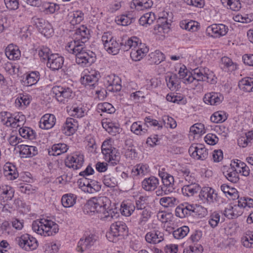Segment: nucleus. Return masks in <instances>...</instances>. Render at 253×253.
<instances>
[{"instance_id":"f257e3e1","label":"nucleus","mask_w":253,"mask_h":253,"mask_svg":"<svg viewBox=\"0 0 253 253\" xmlns=\"http://www.w3.org/2000/svg\"><path fill=\"white\" fill-rule=\"evenodd\" d=\"M89 31L84 25L81 26L75 31L74 40L69 42L66 47V50L76 56V62L82 66L90 65L94 61V53L87 52L84 49V44L89 38Z\"/></svg>"},{"instance_id":"f03ea898","label":"nucleus","mask_w":253,"mask_h":253,"mask_svg":"<svg viewBox=\"0 0 253 253\" xmlns=\"http://www.w3.org/2000/svg\"><path fill=\"white\" fill-rule=\"evenodd\" d=\"M110 201L106 196L94 197L87 201L86 207L91 211L100 214L101 219L110 221L118 216L112 209L110 208Z\"/></svg>"},{"instance_id":"7ed1b4c3","label":"nucleus","mask_w":253,"mask_h":253,"mask_svg":"<svg viewBox=\"0 0 253 253\" xmlns=\"http://www.w3.org/2000/svg\"><path fill=\"white\" fill-rule=\"evenodd\" d=\"M32 229L37 234L43 236H53L59 231V226L51 220L41 219L34 221Z\"/></svg>"},{"instance_id":"20e7f679","label":"nucleus","mask_w":253,"mask_h":253,"mask_svg":"<svg viewBox=\"0 0 253 253\" xmlns=\"http://www.w3.org/2000/svg\"><path fill=\"white\" fill-rule=\"evenodd\" d=\"M213 73L207 68H196L189 72V76L186 80L188 83H192L194 81L206 82L211 84L215 82Z\"/></svg>"},{"instance_id":"39448f33","label":"nucleus","mask_w":253,"mask_h":253,"mask_svg":"<svg viewBox=\"0 0 253 253\" xmlns=\"http://www.w3.org/2000/svg\"><path fill=\"white\" fill-rule=\"evenodd\" d=\"M127 232V227L123 221H117L110 226V231L107 233L106 237L110 242H117L118 237L123 236Z\"/></svg>"},{"instance_id":"423d86ee","label":"nucleus","mask_w":253,"mask_h":253,"mask_svg":"<svg viewBox=\"0 0 253 253\" xmlns=\"http://www.w3.org/2000/svg\"><path fill=\"white\" fill-rule=\"evenodd\" d=\"M102 41L104 48L109 53L116 55L120 49V45L116 39H114L110 33H104L102 37Z\"/></svg>"},{"instance_id":"0eeeda50","label":"nucleus","mask_w":253,"mask_h":253,"mask_svg":"<svg viewBox=\"0 0 253 253\" xmlns=\"http://www.w3.org/2000/svg\"><path fill=\"white\" fill-rule=\"evenodd\" d=\"M15 241L21 248L27 251L34 250L38 246L36 238L28 234L16 238Z\"/></svg>"},{"instance_id":"6e6552de","label":"nucleus","mask_w":253,"mask_h":253,"mask_svg":"<svg viewBox=\"0 0 253 253\" xmlns=\"http://www.w3.org/2000/svg\"><path fill=\"white\" fill-rule=\"evenodd\" d=\"M2 116L4 118L1 119V122L7 126H11L16 128L23 125L25 117L23 115H17L15 117H12L11 114L7 112H2Z\"/></svg>"},{"instance_id":"1a4fd4ad","label":"nucleus","mask_w":253,"mask_h":253,"mask_svg":"<svg viewBox=\"0 0 253 253\" xmlns=\"http://www.w3.org/2000/svg\"><path fill=\"white\" fill-rule=\"evenodd\" d=\"M84 162V155L80 152H76L67 157L65 165L69 168L78 169L83 166Z\"/></svg>"},{"instance_id":"9d476101","label":"nucleus","mask_w":253,"mask_h":253,"mask_svg":"<svg viewBox=\"0 0 253 253\" xmlns=\"http://www.w3.org/2000/svg\"><path fill=\"white\" fill-rule=\"evenodd\" d=\"M52 92L55 95L56 99L59 102L63 103L66 99L71 98L73 96L72 90L68 87L54 86L52 88Z\"/></svg>"},{"instance_id":"9b49d317","label":"nucleus","mask_w":253,"mask_h":253,"mask_svg":"<svg viewBox=\"0 0 253 253\" xmlns=\"http://www.w3.org/2000/svg\"><path fill=\"white\" fill-rule=\"evenodd\" d=\"M189 152L194 159L199 160H205L208 156V150L202 144H198L197 146H191L189 149Z\"/></svg>"},{"instance_id":"f8f14e48","label":"nucleus","mask_w":253,"mask_h":253,"mask_svg":"<svg viewBox=\"0 0 253 253\" xmlns=\"http://www.w3.org/2000/svg\"><path fill=\"white\" fill-rule=\"evenodd\" d=\"M200 198L209 203H213L217 201V194L215 191L209 187H203L200 191L199 195Z\"/></svg>"},{"instance_id":"ddd939ff","label":"nucleus","mask_w":253,"mask_h":253,"mask_svg":"<svg viewBox=\"0 0 253 253\" xmlns=\"http://www.w3.org/2000/svg\"><path fill=\"white\" fill-rule=\"evenodd\" d=\"M149 48L145 45V44L142 43L139 40V43L136 46L131 49L130 56L131 59L137 61L141 59L148 52Z\"/></svg>"},{"instance_id":"4468645a","label":"nucleus","mask_w":253,"mask_h":253,"mask_svg":"<svg viewBox=\"0 0 253 253\" xmlns=\"http://www.w3.org/2000/svg\"><path fill=\"white\" fill-rule=\"evenodd\" d=\"M228 27L224 24H213L207 29V33L214 38H219L225 35L228 32Z\"/></svg>"},{"instance_id":"2eb2a0df","label":"nucleus","mask_w":253,"mask_h":253,"mask_svg":"<svg viewBox=\"0 0 253 253\" xmlns=\"http://www.w3.org/2000/svg\"><path fill=\"white\" fill-rule=\"evenodd\" d=\"M64 58L57 54H51L46 63L47 67L52 70H58L63 65Z\"/></svg>"},{"instance_id":"dca6fc26","label":"nucleus","mask_w":253,"mask_h":253,"mask_svg":"<svg viewBox=\"0 0 253 253\" xmlns=\"http://www.w3.org/2000/svg\"><path fill=\"white\" fill-rule=\"evenodd\" d=\"M164 234L158 230H153L148 232L145 235V240L148 243L158 244L164 240Z\"/></svg>"},{"instance_id":"f3484780","label":"nucleus","mask_w":253,"mask_h":253,"mask_svg":"<svg viewBox=\"0 0 253 253\" xmlns=\"http://www.w3.org/2000/svg\"><path fill=\"white\" fill-rule=\"evenodd\" d=\"M95 242V239L92 235L85 237V238H82L78 243L77 250L78 252L83 253L92 247Z\"/></svg>"},{"instance_id":"a211bd4d","label":"nucleus","mask_w":253,"mask_h":253,"mask_svg":"<svg viewBox=\"0 0 253 253\" xmlns=\"http://www.w3.org/2000/svg\"><path fill=\"white\" fill-rule=\"evenodd\" d=\"M204 101L207 104L211 105H217L219 104L223 100L222 94L216 92H211L206 94L204 98Z\"/></svg>"},{"instance_id":"6ab92c4d","label":"nucleus","mask_w":253,"mask_h":253,"mask_svg":"<svg viewBox=\"0 0 253 253\" xmlns=\"http://www.w3.org/2000/svg\"><path fill=\"white\" fill-rule=\"evenodd\" d=\"M55 122L56 118L53 115L47 114L41 118L39 126L42 129H48L55 125Z\"/></svg>"},{"instance_id":"aec40b11","label":"nucleus","mask_w":253,"mask_h":253,"mask_svg":"<svg viewBox=\"0 0 253 253\" xmlns=\"http://www.w3.org/2000/svg\"><path fill=\"white\" fill-rule=\"evenodd\" d=\"M98 76L99 75L97 74L85 75L81 78V82L85 86L92 89L97 85Z\"/></svg>"},{"instance_id":"412c9836","label":"nucleus","mask_w":253,"mask_h":253,"mask_svg":"<svg viewBox=\"0 0 253 253\" xmlns=\"http://www.w3.org/2000/svg\"><path fill=\"white\" fill-rule=\"evenodd\" d=\"M5 53L10 60H17L21 56V52L18 47L13 44H10L6 47Z\"/></svg>"},{"instance_id":"4be33fe9","label":"nucleus","mask_w":253,"mask_h":253,"mask_svg":"<svg viewBox=\"0 0 253 253\" xmlns=\"http://www.w3.org/2000/svg\"><path fill=\"white\" fill-rule=\"evenodd\" d=\"M159 184V180L154 176L146 178L142 182V186L146 191H151L156 189Z\"/></svg>"},{"instance_id":"5701e85b","label":"nucleus","mask_w":253,"mask_h":253,"mask_svg":"<svg viewBox=\"0 0 253 253\" xmlns=\"http://www.w3.org/2000/svg\"><path fill=\"white\" fill-rule=\"evenodd\" d=\"M152 5V0H133L131 2L130 7L137 10H143L151 8Z\"/></svg>"},{"instance_id":"b1692460","label":"nucleus","mask_w":253,"mask_h":253,"mask_svg":"<svg viewBox=\"0 0 253 253\" xmlns=\"http://www.w3.org/2000/svg\"><path fill=\"white\" fill-rule=\"evenodd\" d=\"M76 122L72 118H67L66 122L62 126V131L63 133L66 135L70 136L73 134L76 130Z\"/></svg>"},{"instance_id":"393cba45","label":"nucleus","mask_w":253,"mask_h":253,"mask_svg":"<svg viewBox=\"0 0 253 253\" xmlns=\"http://www.w3.org/2000/svg\"><path fill=\"white\" fill-rule=\"evenodd\" d=\"M139 43V39L136 37H133L127 40L123 41L120 43V49L123 51H127L129 49L133 48L134 47L138 45Z\"/></svg>"},{"instance_id":"a878e982","label":"nucleus","mask_w":253,"mask_h":253,"mask_svg":"<svg viewBox=\"0 0 253 253\" xmlns=\"http://www.w3.org/2000/svg\"><path fill=\"white\" fill-rule=\"evenodd\" d=\"M4 174L10 180H14L18 177V173L14 165L10 163H7L4 166Z\"/></svg>"},{"instance_id":"bb28decb","label":"nucleus","mask_w":253,"mask_h":253,"mask_svg":"<svg viewBox=\"0 0 253 253\" xmlns=\"http://www.w3.org/2000/svg\"><path fill=\"white\" fill-rule=\"evenodd\" d=\"M200 187L197 183L186 184L182 188L183 194L187 197H191L200 190Z\"/></svg>"},{"instance_id":"cd10ccee","label":"nucleus","mask_w":253,"mask_h":253,"mask_svg":"<svg viewBox=\"0 0 253 253\" xmlns=\"http://www.w3.org/2000/svg\"><path fill=\"white\" fill-rule=\"evenodd\" d=\"M163 16L160 17L157 20V25L155 27V29H157L159 32L168 33L169 29L170 23L168 22L167 18Z\"/></svg>"},{"instance_id":"c85d7f7f","label":"nucleus","mask_w":253,"mask_h":253,"mask_svg":"<svg viewBox=\"0 0 253 253\" xmlns=\"http://www.w3.org/2000/svg\"><path fill=\"white\" fill-rule=\"evenodd\" d=\"M107 153V154H103L105 161L113 166L117 165L120 161V157L117 150L113 148V149L108 152Z\"/></svg>"},{"instance_id":"c756f323","label":"nucleus","mask_w":253,"mask_h":253,"mask_svg":"<svg viewBox=\"0 0 253 253\" xmlns=\"http://www.w3.org/2000/svg\"><path fill=\"white\" fill-rule=\"evenodd\" d=\"M68 146L64 143L54 144L48 150V154L51 156H58L67 151Z\"/></svg>"},{"instance_id":"7c9ffc66","label":"nucleus","mask_w":253,"mask_h":253,"mask_svg":"<svg viewBox=\"0 0 253 253\" xmlns=\"http://www.w3.org/2000/svg\"><path fill=\"white\" fill-rule=\"evenodd\" d=\"M238 86L241 90L245 92L253 91V78L248 77L243 79L239 81Z\"/></svg>"},{"instance_id":"2f4dec72","label":"nucleus","mask_w":253,"mask_h":253,"mask_svg":"<svg viewBox=\"0 0 253 253\" xmlns=\"http://www.w3.org/2000/svg\"><path fill=\"white\" fill-rule=\"evenodd\" d=\"M223 174L228 180L232 183H236L239 180V174L234 166L229 168L226 171L223 172Z\"/></svg>"},{"instance_id":"473e14b6","label":"nucleus","mask_w":253,"mask_h":253,"mask_svg":"<svg viewBox=\"0 0 253 253\" xmlns=\"http://www.w3.org/2000/svg\"><path fill=\"white\" fill-rule=\"evenodd\" d=\"M77 196L71 193L64 195L61 199L62 204L65 208L73 206L76 202Z\"/></svg>"},{"instance_id":"72a5a7b5","label":"nucleus","mask_w":253,"mask_h":253,"mask_svg":"<svg viewBox=\"0 0 253 253\" xmlns=\"http://www.w3.org/2000/svg\"><path fill=\"white\" fill-rule=\"evenodd\" d=\"M159 203L164 207L171 208L176 206L178 201L175 197H164L160 199Z\"/></svg>"},{"instance_id":"f704fd0d","label":"nucleus","mask_w":253,"mask_h":253,"mask_svg":"<svg viewBox=\"0 0 253 253\" xmlns=\"http://www.w3.org/2000/svg\"><path fill=\"white\" fill-rule=\"evenodd\" d=\"M150 63L158 65L165 59V55L159 50H156L149 55Z\"/></svg>"},{"instance_id":"c9c22d12","label":"nucleus","mask_w":253,"mask_h":253,"mask_svg":"<svg viewBox=\"0 0 253 253\" xmlns=\"http://www.w3.org/2000/svg\"><path fill=\"white\" fill-rule=\"evenodd\" d=\"M243 245L246 248H253V231H247L242 237Z\"/></svg>"},{"instance_id":"e433bc0d","label":"nucleus","mask_w":253,"mask_h":253,"mask_svg":"<svg viewBox=\"0 0 253 253\" xmlns=\"http://www.w3.org/2000/svg\"><path fill=\"white\" fill-rule=\"evenodd\" d=\"M19 132L20 135L25 138L33 140L36 138V134L35 132L30 127H20L19 129Z\"/></svg>"},{"instance_id":"4c0bfd02","label":"nucleus","mask_w":253,"mask_h":253,"mask_svg":"<svg viewBox=\"0 0 253 253\" xmlns=\"http://www.w3.org/2000/svg\"><path fill=\"white\" fill-rule=\"evenodd\" d=\"M155 19V15L154 13H146L140 18L139 22L142 26L150 25L154 22Z\"/></svg>"},{"instance_id":"58836bf2","label":"nucleus","mask_w":253,"mask_h":253,"mask_svg":"<svg viewBox=\"0 0 253 253\" xmlns=\"http://www.w3.org/2000/svg\"><path fill=\"white\" fill-rule=\"evenodd\" d=\"M39 80V76L35 72H32L26 75L25 78H23V83L24 85L31 86L37 83Z\"/></svg>"},{"instance_id":"ea45409f","label":"nucleus","mask_w":253,"mask_h":253,"mask_svg":"<svg viewBox=\"0 0 253 253\" xmlns=\"http://www.w3.org/2000/svg\"><path fill=\"white\" fill-rule=\"evenodd\" d=\"M14 190L8 185H3V191L2 195H0L3 199L6 201L11 200L14 196Z\"/></svg>"},{"instance_id":"a19ab883","label":"nucleus","mask_w":253,"mask_h":253,"mask_svg":"<svg viewBox=\"0 0 253 253\" xmlns=\"http://www.w3.org/2000/svg\"><path fill=\"white\" fill-rule=\"evenodd\" d=\"M189 232V229L188 226H183L177 229L173 232V236L174 238L180 239L186 236Z\"/></svg>"},{"instance_id":"79ce46f5","label":"nucleus","mask_w":253,"mask_h":253,"mask_svg":"<svg viewBox=\"0 0 253 253\" xmlns=\"http://www.w3.org/2000/svg\"><path fill=\"white\" fill-rule=\"evenodd\" d=\"M227 119L225 113L222 111H217L215 112L211 117V122L214 123H222Z\"/></svg>"},{"instance_id":"37998d69","label":"nucleus","mask_w":253,"mask_h":253,"mask_svg":"<svg viewBox=\"0 0 253 253\" xmlns=\"http://www.w3.org/2000/svg\"><path fill=\"white\" fill-rule=\"evenodd\" d=\"M220 220L221 222L224 221L222 219H220V215L218 213L214 212L210 217L209 223L212 228H214L217 226Z\"/></svg>"},{"instance_id":"c03bdc74","label":"nucleus","mask_w":253,"mask_h":253,"mask_svg":"<svg viewBox=\"0 0 253 253\" xmlns=\"http://www.w3.org/2000/svg\"><path fill=\"white\" fill-rule=\"evenodd\" d=\"M89 182H90L89 187L87 188V189H84V191L89 193H94L100 190L101 185L99 182L93 179L90 181Z\"/></svg>"},{"instance_id":"a18cd8bd","label":"nucleus","mask_w":253,"mask_h":253,"mask_svg":"<svg viewBox=\"0 0 253 253\" xmlns=\"http://www.w3.org/2000/svg\"><path fill=\"white\" fill-rule=\"evenodd\" d=\"M237 207L235 206L233 207L229 205L228 208H226L224 211L225 216L228 217L229 219H233L237 218L239 215H240V213H234V211H236Z\"/></svg>"},{"instance_id":"49530a36","label":"nucleus","mask_w":253,"mask_h":253,"mask_svg":"<svg viewBox=\"0 0 253 253\" xmlns=\"http://www.w3.org/2000/svg\"><path fill=\"white\" fill-rule=\"evenodd\" d=\"M234 21L243 23H249L253 20V15L245 14L244 15L237 14L233 17Z\"/></svg>"},{"instance_id":"de8ad7c7","label":"nucleus","mask_w":253,"mask_h":253,"mask_svg":"<svg viewBox=\"0 0 253 253\" xmlns=\"http://www.w3.org/2000/svg\"><path fill=\"white\" fill-rule=\"evenodd\" d=\"M148 166L140 164L137 165L132 170V173L134 175L140 174L144 175L148 172Z\"/></svg>"},{"instance_id":"09e8293b","label":"nucleus","mask_w":253,"mask_h":253,"mask_svg":"<svg viewBox=\"0 0 253 253\" xmlns=\"http://www.w3.org/2000/svg\"><path fill=\"white\" fill-rule=\"evenodd\" d=\"M134 21V19L131 16L130 13L124 14L118 19L119 24L123 26H127L130 24Z\"/></svg>"},{"instance_id":"8fccbe9b","label":"nucleus","mask_w":253,"mask_h":253,"mask_svg":"<svg viewBox=\"0 0 253 253\" xmlns=\"http://www.w3.org/2000/svg\"><path fill=\"white\" fill-rule=\"evenodd\" d=\"M98 109L101 111L102 112H106L109 114H112L115 111V109L113 105L108 102H104L100 103L97 106Z\"/></svg>"},{"instance_id":"3c124183","label":"nucleus","mask_w":253,"mask_h":253,"mask_svg":"<svg viewBox=\"0 0 253 253\" xmlns=\"http://www.w3.org/2000/svg\"><path fill=\"white\" fill-rule=\"evenodd\" d=\"M221 62L224 67L228 69L229 71H233L237 69V65L233 63L231 59L227 57H223L221 58Z\"/></svg>"},{"instance_id":"603ef678","label":"nucleus","mask_w":253,"mask_h":253,"mask_svg":"<svg viewBox=\"0 0 253 253\" xmlns=\"http://www.w3.org/2000/svg\"><path fill=\"white\" fill-rule=\"evenodd\" d=\"M131 131L137 135H143L147 132V129L142 128L141 125L137 122H134L131 126Z\"/></svg>"},{"instance_id":"864d4df0","label":"nucleus","mask_w":253,"mask_h":253,"mask_svg":"<svg viewBox=\"0 0 253 253\" xmlns=\"http://www.w3.org/2000/svg\"><path fill=\"white\" fill-rule=\"evenodd\" d=\"M162 120L164 125L166 127L174 128L177 126L176 121L169 116H163Z\"/></svg>"},{"instance_id":"5fc2aeb1","label":"nucleus","mask_w":253,"mask_h":253,"mask_svg":"<svg viewBox=\"0 0 253 253\" xmlns=\"http://www.w3.org/2000/svg\"><path fill=\"white\" fill-rule=\"evenodd\" d=\"M180 27L188 31H195L197 29V27L195 25V22L191 21L187 22L186 20L181 21L180 23Z\"/></svg>"},{"instance_id":"6e6d98bb","label":"nucleus","mask_w":253,"mask_h":253,"mask_svg":"<svg viewBox=\"0 0 253 253\" xmlns=\"http://www.w3.org/2000/svg\"><path fill=\"white\" fill-rule=\"evenodd\" d=\"M72 17L71 23L73 25L79 24L84 19V13L82 11L77 10L73 12Z\"/></svg>"},{"instance_id":"4d7b16f0","label":"nucleus","mask_w":253,"mask_h":253,"mask_svg":"<svg viewBox=\"0 0 253 253\" xmlns=\"http://www.w3.org/2000/svg\"><path fill=\"white\" fill-rule=\"evenodd\" d=\"M38 51L39 55L41 58L43 60H48L50 55V49L48 47L42 46L38 48Z\"/></svg>"},{"instance_id":"13d9d810","label":"nucleus","mask_w":253,"mask_h":253,"mask_svg":"<svg viewBox=\"0 0 253 253\" xmlns=\"http://www.w3.org/2000/svg\"><path fill=\"white\" fill-rule=\"evenodd\" d=\"M234 163L236 164V167L240 169L239 170L240 173H242V175L245 176H248L249 175L250 169L244 163L240 162L238 163H235V162Z\"/></svg>"},{"instance_id":"bf43d9fd","label":"nucleus","mask_w":253,"mask_h":253,"mask_svg":"<svg viewBox=\"0 0 253 253\" xmlns=\"http://www.w3.org/2000/svg\"><path fill=\"white\" fill-rule=\"evenodd\" d=\"M103 182L106 186L109 187H114L116 185V181L115 177L110 174L104 175Z\"/></svg>"},{"instance_id":"052dcab7","label":"nucleus","mask_w":253,"mask_h":253,"mask_svg":"<svg viewBox=\"0 0 253 253\" xmlns=\"http://www.w3.org/2000/svg\"><path fill=\"white\" fill-rule=\"evenodd\" d=\"M190 131L194 134H203L205 133L204 126L201 123H197L190 127Z\"/></svg>"},{"instance_id":"680f3d73","label":"nucleus","mask_w":253,"mask_h":253,"mask_svg":"<svg viewBox=\"0 0 253 253\" xmlns=\"http://www.w3.org/2000/svg\"><path fill=\"white\" fill-rule=\"evenodd\" d=\"M205 140L207 144L214 145L218 142V138L215 134L209 133L205 137Z\"/></svg>"},{"instance_id":"e2e57ef3","label":"nucleus","mask_w":253,"mask_h":253,"mask_svg":"<svg viewBox=\"0 0 253 253\" xmlns=\"http://www.w3.org/2000/svg\"><path fill=\"white\" fill-rule=\"evenodd\" d=\"M6 7L9 10H16L19 7L18 0H4Z\"/></svg>"},{"instance_id":"0e129e2a","label":"nucleus","mask_w":253,"mask_h":253,"mask_svg":"<svg viewBox=\"0 0 253 253\" xmlns=\"http://www.w3.org/2000/svg\"><path fill=\"white\" fill-rule=\"evenodd\" d=\"M147 198L143 196H140L138 200L136 201V211L145 208L146 201Z\"/></svg>"},{"instance_id":"69168bd1","label":"nucleus","mask_w":253,"mask_h":253,"mask_svg":"<svg viewBox=\"0 0 253 253\" xmlns=\"http://www.w3.org/2000/svg\"><path fill=\"white\" fill-rule=\"evenodd\" d=\"M17 148L20 150V154L23 157H30V152L29 145L20 144L17 146Z\"/></svg>"},{"instance_id":"338daca9","label":"nucleus","mask_w":253,"mask_h":253,"mask_svg":"<svg viewBox=\"0 0 253 253\" xmlns=\"http://www.w3.org/2000/svg\"><path fill=\"white\" fill-rule=\"evenodd\" d=\"M175 215L181 218L188 216V213L185 211V209L182 204L180 205L176 208Z\"/></svg>"},{"instance_id":"774afa93","label":"nucleus","mask_w":253,"mask_h":253,"mask_svg":"<svg viewBox=\"0 0 253 253\" xmlns=\"http://www.w3.org/2000/svg\"><path fill=\"white\" fill-rule=\"evenodd\" d=\"M137 212L141 215L140 222L147 221L150 217V212L146 208L138 211Z\"/></svg>"}]
</instances>
